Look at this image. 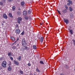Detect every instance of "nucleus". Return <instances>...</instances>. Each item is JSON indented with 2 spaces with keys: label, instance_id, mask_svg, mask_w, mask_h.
<instances>
[{
  "label": "nucleus",
  "instance_id": "1",
  "mask_svg": "<svg viewBox=\"0 0 75 75\" xmlns=\"http://www.w3.org/2000/svg\"><path fill=\"white\" fill-rule=\"evenodd\" d=\"M22 44L23 47H26L27 46V43L26 41L25 40V38H24L22 39Z\"/></svg>",
  "mask_w": 75,
  "mask_h": 75
},
{
  "label": "nucleus",
  "instance_id": "2",
  "mask_svg": "<svg viewBox=\"0 0 75 75\" xmlns=\"http://www.w3.org/2000/svg\"><path fill=\"white\" fill-rule=\"evenodd\" d=\"M15 33L17 34H19L20 33V30L18 29H16L15 30Z\"/></svg>",
  "mask_w": 75,
  "mask_h": 75
},
{
  "label": "nucleus",
  "instance_id": "3",
  "mask_svg": "<svg viewBox=\"0 0 75 75\" xmlns=\"http://www.w3.org/2000/svg\"><path fill=\"white\" fill-rule=\"evenodd\" d=\"M22 20L23 19H22V18L21 17H18V23L19 24H20V21H22Z\"/></svg>",
  "mask_w": 75,
  "mask_h": 75
},
{
  "label": "nucleus",
  "instance_id": "4",
  "mask_svg": "<svg viewBox=\"0 0 75 75\" xmlns=\"http://www.w3.org/2000/svg\"><path fill=\"white\" fill-rule=\"evenodd\" d=\"M64 22H65V23H66L67 24L69 23V20L67 19H65V18H64Z\"/></svg>",
  "mask_w": 75,
  "mask_h": 75
},
{
  "label": "nucleus",
  "instance_id": "5",
  "mask_svg": "<svg viewBox=\"0 0 75 75\" xmlns=\"http://www.w3.org/2000/svg\"><path fill=\"white\" fill-rule=\"evenodd\" d=\"M13 62H14L15 64L16 65H19V63L18 62L16 61V60H14Z\"/></svg>",
  "mask_w": 75,
  "mask_h": 75
},
{
  "label": "nucleus",
  "instance_id": "6",
  "mask_svg": "<svg viewBox=\"0 0 75 75\" xmlns=\"http://www.w3.org/2000/svg\"><path fill=\"white\" fill-rule=\"evenodd\" d=\"M69 33H70V34L71 35L73 34V30L69 29Z\"/></svg>",
  "mask_w": 75,
  "mask_h": 75
},
{
  "label": "nucleus",
  "instance_id": "7",
  "mask_svg": "<svg viewBox=\"0 0 75 75\" xmlns=\"http://www.w3.org/2000/svg\"><path fill=\"white\" fill-rule=\"evenodd\" d=\"M23 14L24 16H26L27 15V11H23Z\"/></svg>",
  "mask_w": 75,
  "mask_h": 75
},
{
  "label": "nucleus",
  "instance_id": "8",
  "mask_svg": "<svg viewBox=\"0 0 75 75\" xmlns=\"http://www.w3.org/2000/svg\"><path fill=\"white\" fill-rule=\"evenodd\" d=\"M64 67L66 69H69V66L67 65H64Z\"/></svg>",
  "mask_w": 75,
  "mask_h": 75
},
{
  "label": "nucleus",
  "instance_id": "9",
  "mask_svg": "<svg viewBox=\"0 0 75 75\" xmlns=\"http://www.w3.org/2000/svg\"><path fill=\"white\" fill-rule=\"evenodd\" d=\"M8 16L9 17H11V18H13V15H12V14L11 13H9Z\"/></svg>",
  "mask_w": 75,
  "mask_h": 75
},
{
  "label": "nucleus",
  "instance_id": "10",
  "mask_svg": "<svg viewBox=\"0 0 75 75\" xmlns=\"http://www.w3.org/2000/svg\"><path fill=\"white\" fill-rule=\"evenodd\" d=\"M3 17L4 18H6V19H7L8 17H7V16L6 14H4Z\"/></svg>",
  "mask_w": 75,
  "mask_h": 75
},
{
  "label": "nucleus",
  "instance_id": "11",
  "mask_svg": "<svg viewBox=\"0 0 75 75\" xmlns=\"http://www.w3.org/2000/svg\"><path fill=\"white\" fill-rule=\"evenodd\" d=\"M3 65H7V62L6 61H4L2 64Z\"/></svg>",
  "mask_w": 75,
  "mask_h": 75
},
{
  "label": "nucleus",
  "instance_id": "12",
  "mask_svg": "<svg viewBox=\"0 0 75 75\" xmlns=\"http://www.w3.org/2000/svg\"><path fill=\"white\" fill-rule=\"evenodd\" d=\"M8 70L9 71H11V67L10 66H9L8 68Z\"/></svg>",
  "mask_w": 75,
  "mask_h": 75
},
{
  "label": "nucleus",
  "instance_id": "13",
  "mask_svg": "<svg viewBox=\"0 0 75 75\" xmlns=\"http://www.w3.org/2000/svg\"><path fill=\"white\" fill-rule=\"evenodd\" d=\"M12 55V54H11V52H8V57H10L11 55Z\"/></svg>",
  "mask_w": 75,
  "mask_h": 75
},
{
  "label": "nucleus",
  "instance_id": "14",
  "mask_svg": "<svg viewBox=\"0 0 75 75\" xmlns=\"http://www.w3.org/2000/svg\"><path fill=\"white\" fill-rule=\"evenodd\" d=\"M70 18H73L74 17V15H73V14H72V13H71L70 14Z\"/></svg>",
  "mask_w": 75,
  "mask_h": 75
},
{
  "label": "nucleus",
  "instance_id": "15",
  "mask_svg": "<svg viewBox=\"0 0 75 75\" xmlns=\"http://www.w3.org/2000/svg\"><path fill=\"white\" fill-rule=\"evenodd\" d=\"M62 12L63 13H67V10L65 9L62 11Z\"/></svg>",
  "mask_w": 75,
  "mask_h": 75
},
{
  "label": "nucleus",
  "instance_id": "16",
  "mask_svg": "<svg viewBox=\"0 0 75 75\" xmlns=\"http://www.w3.org/2000/svg\"><path fill=\"white\" fill-rule=\"evenodd\" d=\"M44 40V38L42 37L40 38V42H43V40Z\"/></svg>",
  "mask_w": 75,
  "mask_h": 75
},
{
  "label": "nucleus",
  "instance_id": "17",
  "mask_svg": "<svg viewBox=\"0 0 75 75\" xmlns=\"http://www.w3.org/2000/svg\"><path fill=\"white\" fill-rule=\"evenodd\" d=\"M24 48H25V50H26L27 51L29 50V48L25 46Z\"/></svg>",
  "mask_w": 75,
  "mask_h": 75
},
{
  "label": "nucleus",
  "instance_id": "18",
  "mask_svg": "<svg viewBox=\"0 0 75 75\" xmlns=\"http://www.w3.org/2000/svg\"><path fill=\"white\" fill-rule=\"evenodd\" d=\"M11 39L13 41H14L15 40V39L13 37H11Z\"/></svg>",
  "mask_w": 75,
  "mask_h": 75
},
{
  "label": "nucleus",
  "instance_id": "19",
  "mask_svg": "<svg viewBox=\"0 0 75 75\" xmlns=\"http://www.w3.org/2000/svg\"><path fill=\"white\" fill-rule=\"evenodd\" d=\"M67 1H68V2H69V3H70L71 4H72V1H71L68 0Z\"/></svg>",
  "mask_w": 75,
  "mask_h": 75
},
{
  "label": "nucleus",
  "instance_id": "20",
  "mask_svg": "<svg viewBox=\"0 0 75 75\" xmlns=\"http://www.w3.org/2000/svg\"><path fill=\"white\" fill-rule=\"evenodd\" d=\"M69 10L70 11H73V9L71 7H69Z\"/></svg>",
  "mask_w": 75,
  "mask_h": 75
},
{
  "label": "nucleus",
  "instance_id": "21",
  "mask_svg": "<svg viewBox=\"0 0 75 75\" xmlns=\"http://www.w3.org/2000/svg\"><path fill=\"white\" fill-rule=\"evenodd\" d=\"M25 20H28V19L29 18H28V16H25Z\"/></svg>",
  "mask_w": 75,
  "mask_h": 75
},
{
  "label": "nucleus",
  "instance_id": "22",
  "mask_svg": "<svg viewBox=\"0 0 75 75\" xmlns=\"http://www.w3.org/2000/svg\"><path fill=\"white\" fill-rule=\"evenodd\" d=\"M24 2H21V6H22L23 7V6H24Z\"/></svg>",
  "mask_w": 75,
  "mask_h": 75
},
{
  "label": "nucleus",
  "instance_id": "23",
  "mask_svg": "<svg viewBox=\"0 0 75 75\" xmlns=\"http://www.w3.org/2000/svg\"><path fill=\"white\" fill-rule=\"evenodd\" d=\"M21 56H19L18 58V61H21Z\"/></svg>",
  "mask_w": 75,
  "mask_h": 75
},
{
  "label": "nucleus",
  "instance_id": "24",
  "mask_svg": "<svg viewBox=\"0 0 75 75\" xmlns=\"http://www.w3.org/2000/svg\"><path fill=\"white\" fill-rule=\"evenodd\" d=\"M1 65L4 68H6V67H7V65H6L5 64H1Z\"/></svg>",
  "mask_w": 75,
  "mask_h": 75
},
{
  "label": "nucleus",
  "instance_id": "25",
  "mask_svg": "<svg viewBox=\"0 0 75 75\" xmlns=\"http://www.w3.org/2000/svg\"><path fill=\"white\" fill-rule=\"evenodd\" d=\"M17 13L18 15V16H20V15L21 14V12H20V11H18L17 12Z\"/></svg>",
  "mask_w": 75,
  "mask_h": 75
},
{
  "label": "nucleus",
  "instance_id": "26",
  "mask_svg": "<svg viewBox=\"0 0 75 75\" xmlns=\"http://www.w3.org/2000/svg\"><path fill=\"white\" fill-rule=\"evenodd\" d=\"M40 62L41 64H44V63L42 61H40Z\"/></svg>",
  "mask_w": 75,
  "mask_h": 75
},
{
  "label": "nucleus",
  "instance_id": "27",
  "mask_svg": "<svg viewBox=\"0 0 75 75\" xmlns=\"http://www.w3.org/2000/svg\"><path fill=\"white\" fill-rule=\"evenodd\" d=\"M20 74H24V72H23V71L21 70L20 71Z\"/></svg>",
  "mask_w": 75,
  "mask_h": 75
},
{
  "label": "nucleus",
  "instance_id": "28",
  "mask_svg": "<svg viewBox=\"0 0 75 75\" xmlns=\"http://www.w3.org/2000/svg\"><path fill=\"white\" fill-rule=\"evenodd\" d=\"M24 50H25V49L24 47L22 48L21 50V51H24Z\"/></svg>",
  "mask_w": 75,
  "mask_h": 75
},
{
  "label": "nucleus",
  "instance_id": "29",
  "mask_svg": "<svg viewBox=\"0 0 75 75\" xmlns=\"http://www.w3.org/2000/svg\"><path fill=\"white\" fill-rule=\"evenodd\" d=\"M15 9H16V7L15 6H13L12 7V10H15Z\"/></svg>",
  "mask_w": 75,
  "mask_h": 75
},
{
  "label": "nucleus",
  "instance_id": "30",
  "mask_svg": "<svg viewBox=\"0 0 75 75\" xmlns=\"http://www.w3.org/2000/svg\"><path fill=\"white\" fill-rule=\"evenodd\" d=\"M72 40L73 41L74 45H75V40H74V39H73Z\"/></svg>",
  "mask_w": 75,
  "mask_h": 75
},
{
  "label": "nucleus",
  "instance_id": "31",
  "mask_svg": "<svg viewBox=\"0 0 75 75\" xmlns=\"http://www.w3.org/2000/svg\"><path fill=\"white\" fill-rule=\"evenodd\" d=\"M33 47L34 48V49H36L37 48V47L36 46V45H33Z\"/></svg>",
  "mask_w": 75,
  "mask_h": 75
},
{
  "label": "nucleus",
  "instance_id": "32",
  "mask_svg": "<svg viewBox=\"0 0 75 75\" xmlns=\"http://www.w3.org/2000/svg\"><path fill=\"white\" fill-rule=\"evenodd\" d=\"M11 65V62H9V64H8V66H9V67H10V65Z\"/></svg>",
  "mask_w": 75,
  "mask_h": 75
},
{
  "label": "nucleus",
  "instance_id": "33",
  "mask_svg": "<svg viewBox=\"0 0 75 75\" xmlns=\"http://www.w3.org/2000/svg\"><path fill=\"white\" fill-rule=\"evenodd\" d=\"M12 48L13 50H15V49H16V48H17V47H16V46H13V47Z\"/></svg>",
  "mask_w": 75,
  "mask_h": 75
},
{
  "label": "nucleus",
  "instance_id": "34",
  "mask_svg": "<svg viewBox=\"0 0 75 75\" xmlns=\"http://www.w3.org/2000/svg\"><path fill=\"white\" fill-rule=\"evenodd\" d=\"M36 71L39 72H40V71L39 70V69H38V68H37Z\"/></svg>",
  "mask_w": 75,
  "mask_h": 75
},
{
  "label": "nucleus",
  "instance_id": "35",
  "mask_svg": "<svg viewBox=\"0 0 75 75\" xmlns=\"http://www.w3.org/2000/svg\"><path fill=\"white\" fill-rule=\"evenodd\" d=\"M21 35H23L24 34V32L23 31L21 34Z\"/></svg>",
  "mask_w": 75,
  "mask_h": 75
},
{
  "label": "nucleus",
  "instance_id": "36",
  "mask_svg": "<svg viewBox=\"0 0 75 75\" xmlns=\"http://www.w3.org/2000/svg\"><path fill=\"white\" fill-rule=\"evenodd\" d=\"M0 5H1V6H2V5H3V3L2 2H0Z\"/></svg>",
  "mask_w": 75,
  "mask_h": 75
},
{
  "label": "nucleus",
  "instance_id": "37",
  "mask_svg": "<svg viewBox=\"0 0 75 75\" xmlns=\"http://www.w3.org/2000/svg\"><path fill=\"white\" fill-rule=\"evenodd\" d=\"M28 14H30V13H31V11H28Z\"/></svg>",
  "mask_w": 75,
  "mask_h": 75
},
{
  "label": "nucleus",
  "instance_id": "38",
  "mask_svg": "<svg viewBox=\"0 0 75 75\" xmlns=\"http://www.w3.org/2000/svg\"><path fill=\"white\" fill-rule=\"evenodd\" d=\"M6 0H2V3H6Z\"/></svg>",
  "mask_w": 75,
  "mask_h": 75
},
{
  "label": "nucleus",
  "instance_id": "39",
  "mask_svg": "<svg viewBox=\"0 0 75 75\" xmlns=\"http://www.w3.org/2000/svg\"><path fill=\"white\" fill-rule=\"evenodd\" d=\"M65 8L66 9V10L68 9V7L67 6H65Z\"/></svg>",
  "mask_w": 75,
  "mask_h": 75
},
{
  "label": "nucleus",
  "instance_id": "40",
  "mask_svg": "<svg viewBox=\"0 0 75 75\" xmlns=\"http://www.w3.org/2000/svg\"><path fill=\"white\" fill-rule=\"evenodd\" d=\"M31 15H29V16L28 17L29 19H30L31 18Z\"/></svg>",
  "mask_w": 75,
  "mask_h": 75
},
{
  "label": "nucleus",
  "instance_id": "41",
  "mask_svg": "<svg viewBox=\"0 0 75 75\" xmlns=\"http://www.w3.org/2000/svg\"><path fill=\"white\" fill-rule=\"evenodd\" d=\"M10 58L11 59V60H12V61H13V58L12 57H10Z\"/></svg>",
  "mask_w": 75,
  "mask_h": 75
},
{
  "label": "nucleus",
  "instance_id": "42",
  "mask_svg": "<svg viewBox=\"0 0 75 75\" xmlns=\"http://www.w3.org/2000/svg\"><path fill=\"white\" fill-rule=\"evenodd\" d=\"M57 11H58V13H59V14H61V13L60 12V11H59L57 10Z\"/></svg>",
  "mask_w": 75,
  "mask_h": 75
},
{
  "label": "nucleus",
  "instance_id": "43",
  "mask_svg": "<svg viewBox=\"0 0 75 75\" xmlns=\"http://www.w3.org/2000/svg\"><path fill=\"white\" fill-rule=\"evenodd\" d=\"M70 3H67V5H68V6H70Z\"/></svg>",
  "mask_w": 75,
  "mask_h": 75
},
{
  "label": "nucleus",
  "instance_id": "44",
  "mask_svg": "<svg viewBox=\"0 0 75 75\" xmlns=\"http://www.w3.org/2000/svg\"><path fill=\"white\" fill-rule=\"evenodd\" d=\"M16 28H17V27L18 28V24H17L16 25Z\"/></svg>",
  "mask_w": 75,
  "mask_h": 75
},
{
  "label": "nucleus",
  "instance_id": "45",
  "mask_svg": "<svg viewBox=\"0 0 75 75\" xmlns=\"http://www.w3.org/2000/svg\"><path fill=\"white\" fill-rule=\"evenodd\" d=\"M28 66H29V67H30V66H31V64H30V63H28Z\"/></svg>",
  "mask_w": 75,
  "mask_h": 75
},
{
  "label": "nucleus",
  "instance_id": "46",
  "mask_svg": "<svg viewBox=\"0 0 75 75\" xmlns=\"http://www.w3.org/2000/svg\"><path fill=\"white\" fill-rule=\"evenodd\" d=\"M9 1V2H11L13 1V0H8Z\"/></svg>",
  "mask_w": 75,
  "mask_h": 75
},
{
  "label": "nucleus",
  "instance_id": "47",
  "mask_svg": "<svg viewBox=\"0 0 75 75\" xmlns=\"http://www.w3.org/2000/svg\"><path fill=\"white\" fill-rule=\"evenodd\" d=\"M3 59V58H1L0 59V61H1Z\"/></svg>",
  "mask_w": 75,
  "mask_h": 75
},
{
  "label": "nucleus",
  "instance_id": "48",
  "mask_svg": "<svg viewBox=\"0 0 75 75\" xmlns=\"http://www.w3.org/2000/svg\"><path fill=\"white\" fill-rule=\"evenodd\" d=\"M60 75H65L64 74H60Z\"/></svg>",
  "mask_w": 75,
  "mask_h": 75
},
{
  "label": "nucleus",
  "instance_id": "49",
  "mask_svg": "<svg viewBox=\"0 0 75 75\" xmlns=\"http://www.w3.org/2000/svg\"><path fill=\"white\" fill-rule=\"evenodd\" d=\"M16 41L13 44V45H14V44L16 43Z\"/></svg>",
  "mask_w": 75,
  "mask_h": 75
},
{
  "label": "nucleus",
  "instance_id": "50",
  "mask_svg": "<svg viewBox=\"0 0 75 75\" xmlns=\"http://www.w3.org/2000/svg\"><path fill=\"white\" fill-rule=\"evenodd\" d=\"M2 69V68H1V67H0V69Z\"/></svg>",
  "mask_w": 75,
  "mask_h": 75
},
{
  "label": "nucleus",
  "instance_id": "51",
  "mask_svg": "<svg viewBox=\"0 0 75 75\" xmlns=\"http://www.w3.org/2000/svg\"><path fill=\"white\" fill-rule=\"evenodd\" d=\"M21 10V9H20V8H19L18 9V10Z\"/></svg>",
  "mask_w": 75,
  "mask_h": 75
},
{
  "label": "nucleus",
  "instance_id": "52",
  "mask_svg": "<svg viewBox=\"0 0 75 75\" xmlns=\"http://www.w3.org/2000/svg\"><path fill=\"white\" fill-rule=\"evenodd\" d=\"M17 40L18 41V40H19V39H18V38L17 39Z\"/></svg>",
  "mask_w": 75,
  "mask_h": 75
},
{
  "label": "nucleus",
  "instance_id": "53",
  "mask_svg": "<svg viewBox=\"0 0 75 75\" xmlns=\"http://www.w3.org/2000/svg\"><path fill=\"white\" fill-rule=\"evenodd\" d=\"M2 25H4V24L3 23L2 24Z\"/></svg>",
  "mask_w": 75,
  "mask_h": 75
},
{
  "label": "nucleus",
  "instance_id": "54",
  "mask_svg": "<svg viewBox=\"0 0 75 75\" xmlns=\"http://www.w3.org/2000/svg\"><path fill=\"white\" fill-rule=\"evenodd\" d=\"M40 25H42V23H40Z\"/></svg>",
  "mask_w": 75,
  "mask_h": 75
},
{
  "label": "nucleus",
  "instance_id": "55",
  "mask_svg": "<svg viewBox=\"0 0 75 75\" xmlns=\"http://www.w3.org/2000/svg\"><path fill=\"white\" fill-rule=\"evenodd\" d=\"M30 75H33V74H31V73H30Z\"/></svg>",
  "mask_w": 75,
  "mask_h": 75
},
{
  "label": "nucleus",
  "instance_id": "56",
  "mask_svg": "<svg viewBox=\"0 0 75 75\" xmlns=\"http://www.w3.org/2000/svg\"><path fill=\"white\" fill-rule=\"evenodd\" d=\"M18 44L17 45V46L18 47Z\"/></svg>",
  "mask_w": 75,
  "mask_h": 75
},
{
  "label": "nucleus",
  "instance_id": "57",
  "mask_svg": "<svg viewBox=\"0 0 75 75\" xmlns=\"http://www.w3.org/2000/svg\"><path fill=\"white\" fill-rule=\"evenodd\" d=\"M3 23H4L5 22H4V21H3Z\"/></svg>",
  "mask_w": 75,
  "mask_h": 75
},
{
  "label": "nucleus",
  "instance_id": "58",
  "mask_svg": "<svg viewBox=\"0 0 75 75\" xmlns=\"http://www.w3.org/2000/svg\"><path fill=\"white\" fill-rule=\"evenodd\" d=\"M69 27L70 28H71V26H69Z\"/></svg>",
  "mask_w": 75,
  "mask_h": 75
},
{
  "label": "nucleus",
  "instance_id": "59",
  "mask_svg": "<svg viewBox=\"0 0 75 75\" xmlns=\"http://www.w3.org/2000/svg\"><path fill=\"white\" fill-rule=\"evenodd\" d=\"M46 25H47L48 24V23H46Z\"/></svg>",
  "mask_w": 75,
  "mask_h": 75
},
{
  "label": "nucleus",
  "instance_id": "60",
  "mask_svg": "<svg viewBox=\"0 0 75 75\" xmlns=\"http://www.w3.org/2000/svg\"><path fill=\"white\" fill-rule=\"evenodd\" d=\"M34 75H35V74H34Z\"/></svg>",
  "mask_w": 75,
  "mask_h": 75
}]
</instances>
